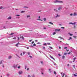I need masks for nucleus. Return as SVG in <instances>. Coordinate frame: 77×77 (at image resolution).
<instances>
[{
	"label": "nucleus",
	"mask_w": 77,
	"mask_h": 77,
	"mask_svg": "<svg viewBox=\"0 0 77 77\" xmlns=\"http://www.w3.org/2000/svg\"><path fill=\"white\" fill-rule=\"evenodd\" d=\"M57 17H60V16H58V14H57V16L56 17V18H57Z\"/></svg>",
	"instance_id": "nucleus-23"
},
{
	"label": "nucleus",
	"mask_w": 77,
	"mask_h": 77,
	"mask_svg": "<svg viewBox=\"0 0 77 77\" xmlns=\"http://www.w3.org/2000/svg\"><path fill=\"white\" fill-rule=\"evenodd\" d=\"M17 66H18V65L17 64L16 65V66L15 65H14L13 66V68H16Z\"/></svg>",
	"instance_id": "nucleus-2"
},
{
	"label": "nucleus",
	"mask_w": 77,
	"mask_h": 77,
	"mask_svg": "<svg viewBox=\"0 0 77 77\" xmlns=\"http://www.w3.org/2000/svg\"><path fill=\"white\" fill-rule=\"evenodd\" d=\"M57 32V31H60V29H59L58 30L57 29L56 30Z\"/></svg>",
	"instance_id": "nucleus-13"
},
{
	"label": "nucleus",
	"mask_w": 77,
	"mask_h": 77,
	"mask_svg": "<svg viewBox=\"0 0 77 77\" xmlns=\"http://www.w3.org/2000/svg\"><path fill=\"white\" fill-rule=\"evenodd\" d=\"M38 44H40V43H39V42H38L37 43Z\"/></svg>",
	"instance_id": "nucleus-62"
},
{
	"label": "nucleus",
	"mask_w": 77,
	"mask_h": 77,
	"mask_svg": "<svg viewBox=\"0 0 77 77\" xmlns=\"http://www.w3.org/2000/svg\"><path fill=\"white\" fill-rule=\"evenodd\" d=\"M54 3H63V2L62 1H59L57 0H56L54 2Z\"/></svg>",
	"instance_id": "nucleus-1"
},
{
	"label": "nucleus",
	"mask_w": 77,
	"mask_h": 77,
	"mask_svg": "<svg viewBox=\"0 0 77 77\" xmlns=\"http://www.w3.org/2000/svg\"><path fill=\"white\" fill-rule=\"evenodd\" d=\"M54 73L55 74H56V72L54 71Z\"/></svg>",
	"instance_id": "nucleus-30"
},
{
	"label": "nucleus",
	"mask_w": 77,
	"mask_h": 77,
	"mask_svg": "<svg viewBox=\"0 0 77 77\" xmlns=\"http://www.w3.org/2000/svg\"><path fill=\"white\" fill-rule=\"evenodd\" d=\"M43 49H45V47H43Z\"/></svg>",
	"instance_id": "nucleus-46"
},
{
	"label": "nucleus",
	"mask_w": 77,
	"mask_h": 77,
	"mask_svg": "<svg viewBox=\"0 0 77 77\" xmlns=\"http://www.w3.org/2000/svg\"><path fill=\"white\" fill-rule=\"evenodd\" d=\"M58 55H59V56H61V55H60V54H58Z\"/></svg>",
	"instance_id": "nucleus-61"
},
{
	"label": "nucleus",
	"mask_w": 77,
	"mask_h": 77,
	"mask_svg": "<svg viewBox=\"0 0 77 77\" xmlns=\"http://www.w3.org/2000/svg\"><path fill=\"white\" fill-rule=\"evenodd\" d=\"M70 15H71V16H72V14H70Z\"/></svg>",
	"instance_id": "nucleus-57"
},
{
	"label": "nucleus",
	"mask_w": 77,
	"mask_h": 77,
	"mask_svg": "<svg viewBox=\"0 0 77 77\" xmlns=\"http://www.w3.org/2000/svg\"><path fill=\"white\" fill-rule=\"evenodd\" d=\"M73 38H77V36H73Z\"/></svg>",
	"instance_id": "nucleus-14"
},
{
	"label": "nucleus",
	"mask_w": 77,
	"mask_h": 77,
	"mask_svg": "<svg viewBox=\"0 0 77 77\" xmlns=\"http://www.w3.org/2000/svg\"><path fill=\"white\" fill-rule=\"evenodd\" d=\"M22 73H23V72H22V71H20V72H19V74L20 75L21 74H22Z\"/></svg>",
	"instance_id": "nucleus-7"
},
{
	"label": "nucleus",
	"mask_w": 77,
	"mask_h": 77,
	"mask_svg": "<svg viewBox=\"0 0 77 77\" xmlns=\"http://www.w3.org/2000/svg\"><path fill=\"white\" fill-rule=\"evenodd\" d=\"M38 20H40V21H42V20L41 19H37Z\"/></svg>",
	"instance_id": "nucleus-36"
},
{
	"label": "nucleus",
	"mask_w": 77,
	"mask_h": 77,
	"mask_svg": "<svg viewBox=\"0 0 77 77\" xmlns=\"http://www.w3.org/2000/svg\"><path fill=\"white\" fill-rule=\"evenodd\" d=\"M59 49H60V48H61V47H59Z\"/></svg>",
	"instance_id": "nucleus-64"
},
{
	"label": "nucleus",
	"mask_w": 77,
	"mask_h": 77,
	"mask_svg": "<svg viewBox=\"0 0 77 77\" xmlns=\"http://www.w3.org/2000/svg\"><path fill=\"white\" fill-rule=\"evenodd\" d=\"M50 57H51V59H53L54 60H55L54 58H53V57L51 56L50 55Z\"/></svg>",
	"instance_id": "nucleus-5"
},
{
	"label": "nucleus",
	"mask_w": 77,
	"mask_h": 77,
	"mask_svg": "<svg viewBox=\"0 0 77 77\" xmlns=\"http://www.w3.org/2000/svg\"><path fill=\"white\" fill-rule=\"evenodd\" d=\"M26 68H27V66H25V69H26Z\"/></svg>",
	"instance_id": "nucleus-43"
},
{
	"label": "nucleus",
	"mask_w": 77,
	"mask_h": 77,
	"mask_svg": "<svg viewBox=\"0 0 77 77\" xmlns=\"http://www.w3.org/2000/svg\"><path fill=\"white\" fill-rule=\"evenodd\" d=\"M20 39H23V40H24V37H23V36H20Z\"/></svg>",
	"instance_id": "nucleus-6"
},
{
	"label": "nucleus",
	"mask_w": 77,
	"mask_h": 77,
	"mask_svg": "<svg viewBox=\"0 0 77 77\" xmlns=\"http://www.w3.org/2000/svg\"><path fill=\"white\" fill-rule=\"evenodd\" d=\"M69 24H74V23H69Z\"/></svg>",
	"instance_id": "nucleus-20"
},
{
	"label": "nucleus",
	"mask_w": 77,
	"mask_h": 77,
	"mask_svg": "<svg viewBox=\"0 0 77 77\" xmlns=\"http://www.w3.org/2000/svg\"><path fill=\"white\" fill-rule=\"evenodd\" d=\"M29 68H27V71H29Z\"/></svg>",
	"instance_id": "nucleus-51"
},
{
	"label": "nucleus",
	"mask_w": 77,
	"mask_h": 77,
	"mask_svg": "<svg viewBox=\"0 0 77 77\" xmlns=\"http://www.w3.org/2000/svg\"><path fill=\"white\" fill-rule=\"evenodd\" d=\"M28 77H30V75H28Z\"/></svg>",
	"instance_id": "nucleus-59"
},
{
	"label": "nucleus",
	"mask_w": 77,
	"mask_h": 77,
	"mask_svg": "<svg viewBox=\"0 0 77 77\" xmlns=\"http://www.w3.org/2000/svg\"><path fill=\"white\" fill-rule=\"evenodd\" d=\"M65 57L64 56H62V58L63 59H64V58H65Z\"/></svg>",
	"instance_id": "nucleus-28"
},
{
	"label": "nucleus",
	"mask_w": 77,
	"mask_h": 77,
	"mask_svg": "<svg viewBox=\"0 0 77 77\" xmlns=\"http://www.w3.org/2000/svg\"><path fill=\"white\" fill-rule=\"evenodd\" d=\"M23 8H28V7H24Z\"/></svg>",
	"instance_id": "nucleus-53"
},
{
	"label": "nucleus",
	"mask_w": 77,
	"mask_h": 77,
	"mask_svg": "<svg viewBox=\"0 0 77 77\" xmlns=\"http://www.w3.org/2000/svg\"><path fill=\"white\" fill-rule=\"evenodd\" d=\"M33 46H36V44H35V43H34L33 45Z\"/></svg>",
	"instance_id": "nucleus-33"
},
{
	"label": "nucleus",
	"mask_w": 77,
	"mask_h": 77,
	"mask_svg": "<svg viewBox=\"0 0 77 77\" xmlns=\"http://www.w3.org/2000/svg\"><path fill=\"white\" fill-rule=\"evenodd\" d=\"M25 53H26V52H24L23 53V55H24V54H25Z\"/></svg>",
	"instance_id": "nucleus-19"
},
{
	"label": "nucleus",
	"mask_w": 77,
	"mask_h": 77,
	"mask_svg": "<svg viewBox=\"0 0 77 77\" xmlns=\"http://www.w3.org/2000/svg\"><path fill=\"white\" fill-rule=\"evenodd\" d=\"M23 12H25V11H21V13H23Z\"/></svg>",
	"instance_id": "nucleus-18"
},
{
	"label": "nucleus",
	"mask_w": 77,
	"mask_h": 77,
	"mask_svg": "<svg viewBox=\"0 0 77 77\" xmlns=\"http://www.w3.org/2000/svg\"><path fill=\"white\" fill-rule=\"evenodd\" d=\"M22 55H23V54H22V53H21L20 54V55H21V56H22Z\"/></svg>",
	"instance_id": "nucleus-58"
},
{
	"label": "nucleus",
	"mask_w": 77,
	"mask_h": 77,
	"mask_svg": "<svg viewBox=\"0 0 77 77\" xmlns=\"http://www.w3.org/2000/svg\"><path fill=\"white\" fill-rule=\"evenodd\" d=\"M30 15H28V16H27V18H28V17H30Z\"/></svg>",
	"instance_id": "nucleus-37"
},
{
	"label": "nucleus",
	"mask_w": 77,
	"mask_h": 77,
	"mask_svg": "<svg viewBox=\"0 0 77 77\" xmlns=\"http://www.w3.org/2000/svg\"><path fill=\"white\" fill-rule=\"evenodd\" d=\"M61 29H65V27H61Z\"/></svg>",
	"instance_id": "nucleus-40"
},
{
	"label": "nucleus",
	"mask_w": 77,
	"mask_h": 77,
	"mask_svg": "<svg viewBox=\"0 0 77 77\" xmlns=\"http://www.w3.org/2000/svg\"><path fill=\"white\" fill-rule=\"evenodd\" d=\"M60 9H61V7H60L58 8V10H60Z\"/></svg>",
	"instance_id": "nucleus-15"
},
{
	"label": "nucleus",
	"mask_w": 77,
	"mask_h": 77,
	"mask_svg": "<svg viewBox=\"0 0 77 77\" xmlns=\"http://www.w3.org/2000/svg\"><path fill=\"white\" fill-rule=\"evenodd\" d=\"M9 75H9V74H7V76H9Z\"/></svg>",
	"instance_id": "nucleus-26"
},
{
	"label": "nucleus",
	"mask_w": 77,
	"mask_h": 77,
	"mask_svg": "<svg viewBox=\"0 0 77 77\" xmlns=\"http://www.w3.org/2000/svg\"><path fill=\"white\" fill-rule=\"evenodd\" d=\"M17 38H18V40H20V38L18 37Z\"/></svg>",
	"instance_id": "nucleus-48"
},
{
	"label": "nucleus",
	"mask_w": 77,
	"mask_h": 77,
	"mask_svg": "<svg viewBox=\"0 0 77 77\" xmlns=\"http://www.w3.org/2000/svg\"><path fill=\"white\" fill-rule=\"evenodd\" d=\"M70 36H72V34H70Z\"/></svg>",
	"instance_id": "nucleus-49"
},
{
	"label": "nucleus",
	"mask_w": 77,
	"mask_h": 77,
	"mask_svg": "<svg viewBox=\"0 0 77 77\" xmlns=\"http://www.w3.org/2000/svg\"><path fill=\"white\" fill-rule=\"evenodd\" d=\"M73 15L74 16H77V13H74L73 14Z\"/></svg>",
	"instance_id": "nucleus-8"
},
{
	"label": "nucleus",
	"mask_w": 77,
	"mask_h": 77,
	"mask_svg": "<svg viewBox=\"0 0 77 77\" xmlns=\"http://www.w3.org/2000/svg\"><path fill=\"white\" fill-rule=\"evenodd\" d=\"M3 8V7H1L0 8V9H2Z\"/></svg>",
	"instance_id": "nucleus-41"
},
{
	"label": "nucleus",
	"mask_w": 77,
	"mask_h": 77,
	"mask_svg": "<svg viewBox=\"0 0 77 77\" xmlns=\"http://www.w3.org/2000/svg\"><path fill=\"white\" fill-rule=\"evenodd\" d=\"M75 59H76V57H75V58H74L73 59V60H75Z\"/></svg>",
	"instance_id": "nucleus-45"
},
{
	"label": "nucleus",
	"mask_w": 77,
	"mask_h": 77,
	"mask_svg": "<svg viewBox=\"0 0 77 77\" xmlns=\"http://www.w3.org/2000/svg\"><path fill=\"white\" fill-rule=\"evenodd\" d=\"M69 49H68V50L67 49H66V51H69Z\"/></svg>",
	"instance_id": "nucleus-35"
},
{
	"label": "nucleus",
	"mask_w": 77,
	"mask_h": 77,
	"mask_svg": "<svg viewBox=\"0 0 77 77\" xmlns=\"http://www.w3.org/2000/svg\"><path fill=\"white\" fill-rule=\"evenodd\" d=\"M54 11H56V12H57V10H56V9H54Z\"/></svg>",
	"instance_id": "nucleus-31"
},
{
	"label": "nucleus",
	"mask_w": 77,
	"mask_h": 77,
	"mask_svg": "<svg viewBox=\"0 0 77 77\" xmlns=\"http://www.w3.org/2000/svg\"><path fill=\"white\" fill-rule=\"evenodd\" d=\"M71 39H72V38L71 37H69V39H68V41H69V40H71Z\"/></svg>",
	"instance_id": "nucleus-11"
},
{
	"label": "nucleus",
	"mask_w": 77,
	"mask_h": 77,
	"mask_svg": "<svg viewBox=\"0 0 77 77\" xmlns=\"http://www.w3.org/2000/svg\"><path fill=\"white\" fill-rule=\"evenodd\" d=\"M16 16H18V17H19V16H20V15L18 14L16 15Z\"/></svg>",
	"instance_id": "nucleus-55"
},
{
	"label": "nucleus",
	"mask_w": 77,
	"mask_h": 77,
	"mask_svg": "<svg viewBox=\"0 0 77 77\" xmlns=\"http://www.w3.org/2000/svg\"><path fill=\"white\" fill-rule=\"evenodd\" d=\"M2 61H1L0 62V64H2Z\"/></svg>",
	"instance_id": "nucleus-34"
},
{
	"label": "nucleus",
	"mask_w": 77,
	"mask_h": 77,
	"mask_svg": "<svg viewBox=\"0 0 77 77\" xmlns=\"http://www.w3.org/2000/svg\"><path fill=\"white\" fill-rule=\"evenodd\" d=\"M29 57H31V58H32V56H29Z\"/></svg>",
	"instance_id": "nucleus-52"
},
{
	"label": "nucleus",
	"mask_w": 77,
	"mask_h": 77,
	"mask_svg": "<svg viewBox=\"0 0 77 77\" xmlns=\"http://www.w3.org/2000/svg\"><path fill=\"white\" fill-rule=\"evenodd\" d=\"M47 44L48 45H51V44H50V43H47Z\"/></svg>",
	"instance_id": "nucleus-16"
},
{
	"label": "nucleus",
	"mask_w": 77,
	"mask_h": 77,
	"mask_svg": "<svg viewBox=\"0 0 77 77\" xmlns=\"http://www.w3.org/2000/svg\"><path fill=\"white\" fill-rule=\"evenodd\" d=\"M66 54H67V53H64V55H66Z\"/></svg>",
	"instance_id": "nucleus-32"
},
{
	"label": "nucleus",
	"mask_w": 77,
	"mask_h": 77,
	"mask_svg": "<svg viewBox=\"0 0 77 77\" xmlns=\"http://www.w3.org/2000/svg\"><path fill=\"white\" fill-rule=\"evenodd\" d=\"M49 47L50 48H51V49H52V48H52L51 46H49Z\"/></svg>",
	"instance_id": "nucleus-22"
},
{
	"label": "nucleus",
	"mask_w": 77,
	"mask_h": 77,
	"mask_svg": "<svg viewBox=\"0 0 77 77\" xmlns=\"http://www.w3.org/2000/svg\"><path fill=\"white\" fill-rule=\"evenodd\" d=\"M66 48H68L66 47L64 48V49H66Z\"/></svg>",
	"instance_id": "nucleus-42"
},
{
	"label": "nucleus",
	"mask_w": 77,
	"mask_h": 77,
	"mask_svg": "<svg viewBox=\"0 0 77 77\" xmlns=\"http://www.w3.org/2000/svg\"><path fill=\"white\" fill-rule=\"evenodd\" d=\"M27 54H28V55H30V52H28L27 53Z\"/></svg>",
	"instance_id": "nucleus-27"
},
{
	"label": "nucleus",
	"mask_w": 77,
	"mask_h": 77,
	"mask_svg": "<svg viewBox=\"0 0 77 77\" xmlns=\"http://www.w3.org/2000/svg\"><path fill=\"white\" fill-rule=\"evenodd\" d=\"M68 54H71V52H69V53H68Z\"/></svg>",
	"instance_id": "nucleus-47"
},
{
	"label": "nucleus",
	"mask_w": 77,
	"mask_h": 77,
	"mask_svg": "<svg viewBox=\"0 0 77 77\" xmlns=\"http://www.w3.org/2000/svg\"><path fill=\"white\" fill-rule=\"evenodd\" d=\"M41 63H43V62L42 61H41Z\"/></svg>",
	"instance_id": "nucleus-60"
},
{
	"label": "nucleus",
	"mask_w": 77,
	"mask_h": 77,
	"mask_svg": "<svg viewBox=\"0 0 77 77\" xmlns=\"http://www.w3.org/2000/svg\"><path fill=\"white\" fill-rule=\"evenodd\" d=\"M13 34H14V33H11V34H10V35H12Z\"/></svg>",
	"instance_id": "nucleus-38"
},
{
	"label": "nucleus",
	"mask_w": 77,
	"mask_h": 77,
	"mask_svg": "<svg viewBox=\"0 0 77 77\" xmlns=\"http://www.w3.org/2000/svg\"><path fill=\"white\" fill-rule=\"evenodd\" d=\"M49 23L50 24H51V25H53V23L51 22H49Z\"/></svg>",
	"instance_id": "nucleus-9"
},
{
	"label": "nucleus",
	"mask_w": 77,
	"mask_h": 77,
	"mask_svg": "<svg viewBox=\"0 0 77 77\" xmlns=\"http://www.w3.org/2000/svg\"><path fill=\"white\" fill-rule=\"evenodd\" d=\"M11 18L12 17H10L8 18V20H10L11 19Z\"/></svg>",
	"instance_id": "nucleus-10"
},
{
	"label": "nucleus",
	"mask_w": 77,
	"mask_h": 77,
	"mask_svg": "<svg viewBox=\"0 0 77 77\" xmlns=\"http://www.w3.org/2000/svg\"><path fill=\"white\" fill-rule=\"evenodd\" d=\"M74 76H77V75H75V74H74Z\"/></svg>",
	"instance_id": "nucleus-39"
},
{
	"label": "nucleus",
	"mask_w": 77,
	"mask_h": 77,
	"mask_svg": "<svg viewBox=\"0 0 77 77\" xmlns=\"http://www.w3.org/2000/svg\"><path fill=\"white\" fill-rule=\"evenodd\" d=\"M18 44H20V42H18V43H17V44L15 46L17 47H18Z\"/></svg>",
	"instance_id": "nucleus-4"
},
{
	"label": "nucleus",
	"mask_w": 77,
	"mask_h": 77,
	"mask_svg": "<svg viewBox=\"0 0 77 77\" xmlns=\"http://www.w3.org/2000/svg\"><path fill=\"white\" fill-rule=\"evenodd\" d=\"M17 39V38H16V37H14V38H13V39Z\"/></svg>",
	"instance_id": "nucleus-21"
},
{
	"label": "nucleus",
	"mask_w": 77,
	"mask_h": 77,
	"mask_svg": "<svg viewBox=\"0 0 77 77\" xmlns=\"http://www.w3.org/2000/svg\"><path fill=\"white\" fill-rule=\"evenodd\" d=\"M73 68H75V65H74L73 66Z\"/></svg>",
	"instance_id": "nucleus-50"
},
{
	"label": "nucleus",
	"mask_w": 77,
	"mask_h": 77,
	"mask_svg": "<svg viewBox=\"0 0 77 77\" xmlns=\"http://www.w3.org/2000/svg\"><path fill=\"white\" fill-rule=\"evenodd\" d=\"M43 45H46V43H45V44H43Z\"/></svg>",
	"instance_id": "nucleus-54"
},
{
	"label": "nucleus",
	"mask_w": 77,
	"mask_h": 77,
	"mask_svg": "<svg viewBox=\"0 0 77 77\" xmlns=\"http://www.w3.org/2000/svg\"><path fill=\"white\" fill-rule=\"evenodd\" d=\"M61 74L62 75V74H63L62 77H64V75H65V73H63V72H61Z\"/></svg>",
	"instance_id": "nucleus-3"
},
{
	"label": "nucleus",
	"mask_w": 77,
	"mask_h": 77,
	"mask_svg": "<svg viewBox=\"0 0 77 77\" xmlns=\"http://www.w3.org/2000/svg\"><path fill=\"white\" fill-rule=\"evenodd\" d=\"M74 29H75V26H74Z\"/></svg>",
	"instance_id": "nucleus-63"
},
{
	"label": "nucleus",
	"mask_w": 77,
	"mask_h": 77,
	"mask_svg": "<svg viewBox=\"0 0 77 77\" xmlns=\"http://www.w3.org/2000/svg\"><path fill=\"white\" fill-rule=\"evenodd\" d=\"M34 41H33V42L31 43H32V44H33V43H34Z\"/></svg>",
	"instance_id": "nucleus-44"
},
{
	"label": "nucleus",
	"mask_w": 77,
	"mask_h": 77,
	"mask_svg": "<svg viewBox=\"0 0 77 77\" xmlns=\"http://www.w3.org/2000/svg\"><path fill=\"white\" fill-rule=\"evenodd\" d=\"M56 35V32H54L53 33V35Z\"/></svg>",
	"instance_id": "nucleus-17"
},
{
	"label": "nucleus",
	"mask_w": 77,
	"mask_h": 77,
	"mask_svg": "<svg viewBox=\"0 0 77 77\" xmlns=\"http://www.w3.org/2000/svg\"><path fill=\"white\" fill-rule=\"evenodd\" d=\"M43 20H44V21H46V18H44Z\"/></svg>",
	"instance_id": "nucleus-24"
},
{
	"label": "nucleus",
	"mask_w": 77,
	"mask_h": 77,
	"mask_svg": "<svg viewBox=\"0 0 77 77\" xmlns=\"http://www.w3.org/2000/svg\"><path fill=\"white\" fill-rule=\"evenodd\" d=\"M33 41V40H32V39L30 40H29V42H30L31 41Z\"/></svg>",
	"instance_id": "nucleus-25"
},
{
	"label": "nucleus",
	"mask_w": 77,
	"mask_h": 77,
	"mask_svg": "<svg viewBox=\"0 0 77 77\" xmlns=\"http://www.w3.org/2000/svg\"><path fill=\"white\" fill-rule=\"evenodd\" d=\"M12 58V57L11 56H9L8 57L9 59H11Z\"/></svg>",
	"instance_id": "nucleus-12"
},
{
	"label": "nucleus",
	"mask_w": 77,
	"mask_h": 77,
	"mask_svg": "<svg viewBox=\"0 0 77 77\" xmlns=\"http://www.w3.org/2000/svg\"><path fill=\"white\" fill-rule=\"evenodd\" d=\"M20 66H18V69H20Z\"/></svg>",
	"instance_id": "nucleus-29"
},
{
	"label": "nucleus",
	"mask_w": 77,
	"mask_h": 77,
	"mask_svg": "<svg viewBox=\"0 0 77 77\" xmlns=\"http://www.w3.org/2000/svg\"><path fill=\"white\" fill-rule=\"evenodd\" d=\"M26 48H27V49H29V47H27Z\"/></svg>",
	"instance_id": "nucleus-56"
}]
</instances>
